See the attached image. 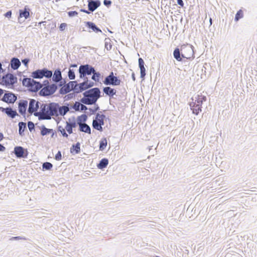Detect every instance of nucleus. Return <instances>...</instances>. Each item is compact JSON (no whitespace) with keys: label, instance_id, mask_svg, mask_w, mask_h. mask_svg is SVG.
Wrapping results in <instances>:
<instances>
[{"label":"nucleus","instance_id":"nucleus-1","mask_svg":"<svg viewBox=\"0 0 257 257\" xmlns=\"http://www.w3.org/2000/svg\"><path fill=\"white\" fill-rule=\"evenodd\" d=\"M83 97L80 99L81 103L91 105L96 103L98 99L102 97L101 91L98 87H94L85 91L83 93Z\"/></svg>","mask_w":257,"mask_h":257},{"label":"nucleus","instance_id":"nucleus-2","mask_svg":"<svg viewBox=\"0 0 257 257\" xmlns=\"http://www.w3.org/2000/svg\"><path fill=\"white\" fill-rule=\"evenodd\" d=\"M20 80L22 81L23 86L27 87L32 92H37L42 88V85L40 82L28 78L26 75H23V78H21Z\"/></svg>","mask_w":257,"mask_h":257},{"label":"nucleus","instance_id":"nucleus-3","mask_svg":"<svg viewBox=\"0 0 257 257\" xmlns=\"http://www.w3.org/2000/svg\"><path fill=\"white\" fill-rule=\"evenodd\" d=\"M49 104L42 103L39 112H36V115L39 120L51 119L50 109Z\"/></svg>","mask_w":257,"mask_h":257},{"label":"nucleus","instance_id":"nucleus-4","mask_svg":"<svg viewBox=\"0 0 257 257\" xmlns=\"http://www.w3.org/2000/svg\"><path fill=\"white\" fill-rule=\"evenodd\" d=\"M106 119L105 115L97 113L93 119L92 123V128L100 132H102L103 131L102 126L104 125V120Z\"/></svg>","mask_w":257,"mask_h":257},{"label":"nucleus","instance_id":"nucleus-5","mask_svg":"<svg viewBox=\"0 0 257 257\" xmlns=\"http://www.w3.org/2000/svg\"><path fill=\"white\" fill-rule=\"evenodd\" d=\"M95 72V68L88 64H81L78 69L80 78H88L86 76L90 75Z\"/></svg>","mask_w":257,"mask_h":257},{"label":"nucleus","instance_id":"nucleus-6","mask_svg":"<svg viewBox=\"0 0 257 257\" xmlns=\"http://www.w3.org/2000/svg\"><path fill=\"white\" fill-rule=\"evenodd\" d=\"M181 51L184 54L185 60L191 61L195 58L194 56V48L189 44H183L180 47Z\"/></svg>","mask_w":257,"mask_h":257},{"label":"nucleus","instance_id":"nucleus-7","mask_svg":"<svg viewBox=\"0 0 257 257\" xmlns=\"http://www.w3.org/2000/svg\"><path fill=\"white\" fill-rule=\"evenodd\" d=\"M121 80L119 77L115 76L112 71H111L108 75L106 76L103 81V83L107 85H111L112 86H118L120 84Z\"/></svg>","mask_w":257,"mask_h":257},{"label":"nucleus","instance_id":"nucleus-8","mask_svg":"<svg viewBox=\"0 0 257 257\" xmlns=\"http://www.w3.org/2000/svg\"><path fill=\"white\" fill-rule=\"evenodd\" d=\"M57 90V84L52 83L48 86L43 87L39 91L41 96L47 97L52 95Z\"/></svg>","mask_w":257,"mask_h":257},{"label":"nucleus","instance_id":"nucleus-9","mask_svg":"<svg viewBox=\"0 0 257 257\" xmlns=\"http://www.w3.org/2000/svg\"><path fill=\"white\" fill-rule=\"evenodd\" d=\"M41 103L34 99H30L28 108L29 113L30 114H33L35 116H37L36 112H39L38 109H40Z\"/></svg>","mask_w":257,"mask_h":257},{"label":"nucleus","instance_id":"nucleus-10","mask_svg":"<svg viewBox=\"0 0 257 257\" xmlns=\"http://www.w3.org/2000/svg\"><path fill=\"white\" fill-rule=\"evenodd\" d=\"M4 95L1 100L8 104H14L17 100V94L13 93L12 92L5 90Z\"/></svg>","mask_w":257,"mask_h":257},{"label":"nucleus","instance_id":"nucleus-11","mask_svg":"<svg viewBox=\"0 0 257 257\" xmlns=\"http://www.w3.org/2000/svg\"><path fill=\"white\" fill-rule=\"evenodd\" d=\"M30 13L32 14L31 9L28 6H26L23 9H20L18 16L19 23L22 24L24 22L25 20L30 17Z\"/></svg>","mask_w":257,"mask_h":257},{"label":"nucleus","instance_id":"nucleus-12","mask_svg":"<svg viewBox=\"0 0 257 257\" xmlns=\"http://www.w3.org/2000/svg\"><path fill=\"white\" fill-rule=\"evenodd\" d=\"M49 104V109H50L51 119L52 116L58 117L62 116L61 106L58 103L50 102Z\"/></svg>","mask_w":257,"mask_h":257},{"label":"nucleus","instance_id":"nucleus-13","mask_svg":"<svg viewBox=\"0 0 257 257\" xmlns=\"http://www.w3.org/2000/svg\"><path fill=\"white\" fill-rule=\"evenodd\" d=\"M14 154L17 158H27L29 152L27 149H25L22 146H16L14 147Z\"/></svg>","mask_w":257,"mask_h":257},{"label":"nucleus","instance_id":"nucleus-14","mask_svg":"<svg viewBox=\"0 0 257 257\" xmlns=\"http://www.w3.org/2000/svg\"><path fill=\"white\" fill-rule=\"evenodd\" d=\"M3 80L6 85H14L18 82L16 75L11 73H7L3 77Z\"/></svg>","mask_w":257,"mask_h":257},{"label":"nucleus","instance_id":"nucleus-15","mask_svg":"<svg viewBox=\"0 0 257 257\" xmlns=\"http://www.w3.org/2000/svg\"><path fill=\"white\" fill-rule=\"evenodd\" d=\"M28 102L27 100L20 99L18 102L19 112L24 117L26 116Z\"/></svg>","mask_w":257,"mask_h":257},{"label":"nucleus","instance_id":"nucleus-16","mask_svg":"<svg viewBox=\"0 0 257 257\" xmlns=\"http://www.w3.org/2000/svg\"><path fill=\"white\" fill-rule=\"evenodd\" d=\"M0 111L6 113L9 117L12 119L14 118L16 116L19 115L16 110L13 109L10 106L6 108L0 107Z\"/></svg>","mask_w":257,"mask_h":257},{"label":"nucleus","instance_id":"nucleus-17","mask_svg":"<svg viewBox=\"0 0 257 257\" xmlns=\"http://www.w3.org/2000/svg\"><path fill=\"white\" fill-rule=\"evenodd\" d=\"M173 55L174 58L178 62L185 61L184 54L181 51V48L179 47H176L173 51Z\"/></svg>","mask_w":257,"mask_h":257},{"label":"nucleus","instance_id":"nucleus-18","mask_svg":"<svg viewBox=\"0 0 257 257\" xmlns=\"http://www.w3.org/2000/svg\"><path fill=\"white\" fill-rule=\"evenodd\" d=\"M85 26L88 29H90L92 32L95 33H101L103 35L106 36L104 33H103L101 29L97 26L93 22L90 21L85 22Z\"/></svg>","mask_w":257,"mask_h":257},{"label":"nucleus","instance_id":"nucleus-19","mask_svg":"<svg viewBox=\"0 0 257 257\" xmlns=\"http://www.w3.org/2000/svg\"><path fill=\"white\" fill-rule=\"evenodd\" d=\"M101 5V2L99 0H88V8L89 11L93 12L96 10Z\"/></svg>","mask_w":257,"mask_h":257},{"label":"nucleus","instance_id":"nucleus-20","mask_svg":"<svg viewBox=\"0 0 257 257\" xmlns=\"http://www.w3.org/2000/svg\"><path fill=\"white\" fill-rule=\"evenodd\" d=\"M52 79L54 83L55 84H58V82L62 79V73L60 68H57L54 71Z\"/></svg>","mask_w":257,"mask_h":257},{"label":"nucleus","instance_id":"nucleus-21","mask_svg":"<svg viewBox=\"0 0 257 257\" xmlns=\"http://www.w3.org/2000/svg\"><path fill=\"white\" fill-rule=\"evenodd\" d=\"M57 89L60 87L59 90V93L61 95H65L70 92V86L67 83L65 85H63V84L58 83L57 84Z\"/></svg>","mask_w":257,"mask_h":257},{"label":"nucleus","instance_id":"nucleus-22","mask_svg":"<svg viewBox=\"0 0 257 257\" xmlns=\"http://www.w3.org/2000/svg\"><path fill=\"white\" fill-rule=\"evenodd\" d=\"M189 105L192 111V113L196 115H198L200 112L202 111V108L199 106L195 101H192L190 102Z\"/></svg>","mask_w":257,"mask_h":257},{"label":"nucleus","instance_id":"nucleus-23","mask_svg":"<svg viewBox=\"0 0 257 257\" xmlns=\"http://www.w3.org/2000/svg\"><path fill=\"white\" fill-rule=\"evenodd\" d=\"M191 99L192 101L194 100V101L196 102L197 104L202 108V104L203 102L206 101L207 98L206 96L198 94L194 98L192 97Z\"/></svg>","mask_w":257,"mask_h":257},{"label":"nucleus","instance_id":"nucleus-24","mask_svg":"<svg viewBox=\"0 0 257 257\" xmlns=\"http://www.w3.org/2000/svg\"><path fill=\"white\" fill-rule=\"evenodd\" d=\"M103 92L106 95L108 96L110 98H112L116 94V90L110 86H106L103 88Z\"/></svg>","mask_w":257,"mask_h":257},{"label":"nucleus","instance_id":"nucleus-25","mask_svg":"<svg viewBox=\"0 0 257 257\" xmlns=\"http://www.w3.org/2000/svg\"><path fill=\"white\" fill-rule=\"evenodd\" d=\"M21 62L17 57H13L11 59L10 65L11 68L14 70H17L21 66Z\"/></svg>","mask_w":257,"mask_h":257},{"label":"nucleus","instance_id":"nucleus-26","mask_svg":"<svg viewBox=\"0 0 257 257\" xmlns=\"http://www.w3.org/2000/svg\"><path fill=\"white\" fill-rule=\"evenodd\" d=\"M70 153L72 155L78 154L81 152L80 143L77 142L72 145L70 149Z\"/></svg>","mask_w":257,"mask_h":257},{"label":"nucleus","instance_id":"nucleus-27","mask_svg":"<svg viewBox=\"0 0 257 257\" xmlns=\"http://www.w3.org/2000/svg\"><path fill=\"white\" fill-rule=\"evenodd\" d=\"M31 77L33 79H42L44 77L42 69H38L31 73Z\"/></svg>","mask_w":257,"mask_h":257},{"label":"nucleus","instance_id":"nucleus-28","mask_svg":"<svg viewBox=\"0 0 257 257\" xmlns=\"http://www.w3.org/2000/svg\"><path fill=\"white\" fill-rule=\"evenodd\" d=\"M39 127L41 131L40 134L42 136H45L48 135H49L53 131L52 128H47L44 124H42V125L39 126Z\"/></svg>","mask_w":257,"mask_h":257},{"label":"nucleus","instance_id":"nucleus-29","mask_svg":"<svg viewBox=\"0 0 257 257\" xmlns=\"http://www.w3.org/2000/svg\"><path fill=\"white\" fill-rule=\"evenodd\" d=\"M61 109L62 110V116H64L67 113L72 109V105L69 103H64L62 106H61Z\"/></svg>","mask_w":257,"mask_h":257},{"label":"nucleus","instance_id":"nucleus-30","mask_svg":"<svg viewBox=\"0 0 257 257\" xmlns=\"http://www.w3.org/2000/svg\"><path fill=\"white\" fill-rule=\"evenodd\" d=\"M19 134L21 137L25 135V131L27 130V124L26 122L20 121L18 123Z\"/></svg>","mask_w":257,"mask_h":257},{"label":"nucleus","instance_id":"nucleus-31","mask_svg":"<svg viewBox=\"0 0 257 257\" xmlns=\"http://www.w3.org/2000/svg\"><path fill=\"white\" fill-rule=\"evenodd\" d=\"M78 130L80 132L87 133L88 134H91V128H90V126L88 124H87L86 123L82 124H80L79 125Z\"/></svg>","mask_w":257,"mask_h":257},{"label":"nucleus","instance_id":"nucleus-32","mask_svg":"<svg viewBox=\"0 0 257 257\" xmlns=\"http://www.w3.org/2000/svg\"><path fill=\"white\" fill-rule=\"evenodd\" d=\"M108 164V160L107 158H104L100 160L99 163L97 164V167L100 170L106 168Z\"/></svg>","mask_w":257,"mask_h":257},{"label":"nucleus","instance_id":"nucleus-33","mask_svg":"<svg viewBox=\"0 0 257 257\" xmlns=\"http://www.w3.org/2000/svg\"><path fill=\"white\" fill-rule=\"evenodd\" d=\"M88 116L86 114H82L77 117L76 121L78 125L86 123Z\"/></svg>","mask_w":257,"mask_h":257},{"label":"nucleus","instance_id":"nucleus-34","mask_svg":"<svg viewBox=\"0 0 257 257\" xmlns=\"http://www.w3.org/2000/svg\"><path fill=\"white\" fill-rule=\"evenodd\" d=\"M107 142L106 138H102L99 141V149L100 151H103L107 146Z\"/></svg>","mask_w":257,"mask_h":257},{"label":"nucleus","instance_id":"nucleus-35","mask_svg":"<svg viewBox=\"0 0 257 257\" xmlns=\"http://www.w3.org/2000/svg\"><path fill=\"white\" fill-rule=\"evenodd\" d=\"M70 86V92L73 91L74 93L76 94L78 82L77 81H71L68 82Z\"/></svg>","mask_w":257,"mask_h":257},{"label":"nucleus","instance_id":"nucleus-36","mask_svg":"<svg viewBox=\"0 0 257 257\" xmlns=\"http://www.w3.org/2000/svg\"><path fill=\"white\" fill-rule=\"evenodd\" d=\"M43 74L44 75V77H45L47 79L51 78L52 76V71L48 69L47 68H42Z\"/></svg>","mask_w":257,"mask_h":257},{"label":"nucleus","instance_id":"nucleus-37","mask_svg":"<svg viewBox=\"0 0 257 257\" xmlns=\"http://www.w3.org/2000/svg\"><path fill=\"white\" fill-rule=\"evenodd\" d=\"M92 74L91 79L95 82H99L101 77V73L95 70V72H94Z\"/></svg>","mask_w":257,"mask_h":257},{"label":"nucleus","instance_id":"nucleus-38","mask_svg":"<svg viewBox=\"0 0 257 257\" xmlns=\"http://www.w3.org/2000/svg\"><path fill=\"white\" fill-rule=\"evenodd\" d=\"M53 164L50 162H46L42 164V170L43 171L47 170L49 171L53 168Z\"/></svg>","mask_w":257,"mask_h":257},{"label":"nucleus","instance_id":"nucleus-39","mask_svg":"<svg viewBox=\"0 0 257 257\" xmlns=\"http://www.w3.org/2000/svg\"><path fill=\"white\" fill-rule=\"evenodd\" d=\"M66 122H67L68 125H69L72 128H75L77 124H78L74 116L72 117V121H71V118H70L68 119V121H66Z\"/></svg>","mask_w":257,"mask_h":257},{"label":"nucleus","instance_id":"nucleus-40","mask_svg":"<svg viewBox=\"0 0 257 257\" xmlns=\"http://www.w3.org/2000/svg\"><path fill=\"white\" fill-rule=\"evenodd\" d=\"M57 131L58 132H60L62 136L64 137L67 138L68 137V135L65 131V129L61 125H58L57 127Z\"/></svg>","mask_w":257,"mask_h":257},{"label":"nucleus","instance_id":"nucleus-41","mask_svg":"<svg viewBox=\"0 0 257 257\" xmlns=\"http://www.w3.org/2000/svg\"><path fill=\"white\" fill-rule=\"evenodd\" d=\"M94 105V107L93 108H89V110L91 112L92 114H96V112L100 109V107L98 104L96 103L95 104H93Z\"/></svg>","mask_w":257,"mask_h":257},{"label":"nucleus","instance_id":"nucleus-42","mask_svg":"<svg viewBox=\"0 0 257 257\" xmlns=\"http://www.w3.org/2000/svg\"><path fill=\"white\" fill-rule=\"evenodd\" d=\"M243 13L241 10H239L237 12L235 15L234 21L236 22L238 21L240 19L243 18Z\"/></svg>","mask_w":257,"mask_h":257},{"label":"nucleus","instance_id":"nucleus-43","mask_svg":"<svg viewBox=\"0 0 257 257\" xmlns=\"http://www.w3.org/2000/svg\"><path fill=\"white\" fill-rule=\"evenodd\" d=\"M83 79V81L82 82L79 83V85H81V87H82V89L84 91L87 90L88 86L87 82H88V78H82Z\"/></svg>","mask_w":257,"mask_h":257},{"label":"nucleus","instance_id":"nucleus-44","mask_svg":"<svg viewBox=\"0 0 257 257\" xmlns=\"http://www.w3.org/2000/svg\"><path fill=\"white\" fill-rule=\"evenodd\" d=\"M68 76L69 79L70 80H74L75 78V74L74 70L73 69H71L70 68L69 69V71L68 72Z\"/></svg>","mask_w":257,"mask_h":257},{"label":"nucleus","instance_id":"nucleus-45","mask_svg":"<svg viewBox=\"0 0 257 257\" xmlns=\"http://www.w3.org/2000/svg\"><path fill=\"white\" fill-rule=\"evenodd\" d=\"M27 124L29 130L30 132H32V131H35V124L33 122H32V121H28Z\"/></svg>","mask_w":257,"mask_h":257},{"label":"nucleus","instance_id":"nucleus-46","mask_svg":"<svg viewBox=\"0 0 257 257\" xmlns=\"http://www.w3.org/2000/svg\"><path fill=\"white\" fill-rule=\"evenodd\" d=\"M80 103H81L80 101H75L74 103V105H72V109L75 110L76 111H80Z\"/></svg>","mask_w":257,"mask_h":257},{"label":"nucleus","instance_id":"nucleus-47","mask_svg":"<svg viewBox=\"0 0 257 257\" xmlns=\"http://www.w3.org/2000/svg\"><path fill=\"white\" fill-rule=\"evenodd\" d=\"M76 94L75 93H74V92H72V93H68L66 94H65V100H69L71 99H72L73 98L75 97V96H76Z\"/></svg>","mask_w":257,"mask_h":257},{"label":"nucleus","instance_id":"nucleus-48","mask_svg":"<svg viewBox=\"0 0 257 257\" xmlns=\"http://www.w3.org/2000/svg\"><path fill=\"white\" fill-rule=\"evenodd\" d=\"M108 40L110 41V39L108 38H105L104 40L105 48L107 50H110L112 48V45L110 43H109V44L108 45Z\"/></svg>","mask_w":257,"mask_h":257},{"label":"nucleus","instance_id":"nucleus-49","mask_svg":"<svg viewBox=\"0 0 257 257\" xmlns=\"http://www.w3.org/2000/svg\"><path fill=\"white\" fill-rule=\"evenodd\" d=\"M139 67L140 69L145 68V62L142 58H139Z\"/></svg>","mask_w":257,"mask_h":257},{"label":"nucleus","instance_id":"nucleus-50","mask_svg":"<svg viewBox=\"0 0 257 257\" xmlns=\"http://www.w3.org/2000/svg\"><path fill=\"white\" fill-rule=\"evenodd\" d=\"M146 70L145 67L144 68L140 69V77L142 79H144L146 75Z\"/></svg>","mask_w":257,"mask_h":257},{"label":"nucleus","instance_id":"nucleus-51","mask_svg":"<svg viewBox=\"0 0 257 257\" xmlns=\"http://www.w3.org/2000/svg\"><path fill=\"white\" fill-rule=\"evenodd\" d=\"M65 129L66 130L67 133L69 134H71L73 133V128L69 126V125H68L67 122H66V126L65 127Z\"/></svg>","mask_w":257,"mask_h":257},{"label":"nucleus","instance_id":"nucleus-52","mask_svg":"<svg viewBox=\"0 0 257 257\" xmlns=\"http://www.w3.org/2000/svg\"><path fill=\"white\" fill-rule=\"evenodd\" d=\"M20 239L26 240L27 239L25 237L20 236H14V237H11L10 239V240H18Z\"/></svg>","mask_w":257,"mask_h":257},{"label":"nucleus","instance_id":"nucleus-53","mask_svg":"<svg viewBox=\"0 0 257 257\" xmlns=\"http://www.w3.org/2000/svg\"><path fill=\"white\" fill-rule=\"evenodd\" d=\"M68 16L69 17H73L78 15V13L77 11H69L67 13Z\"/></svg>","mask_w":257,"mask_h":257},{"label":"nucleus","instance_id":"nucleus-54","mask_svg":"<svg viewBox=\"0 0 257 257\" xmlns=\"http://www.w3.org/2000/svg\"><path fill=\"white\" fill-rule=\"evenodd\" d=\"M62 159L61 152L59 151L55 156V159L57 161H60Z\"/></svg>","mask_w":257,"mask_h":257},{"label":"nucleus","instance_id":"nucleus-55","mask_svg":"<svg viewBox=\"0 0 257 257\" xmlns=\"http://www.w3.org/2000/svg\"><path fill=\"white\" fill-rule=\"evenodd\" d=\"M30 61V59L28 58H24V59H22V62L23 64L25 65V67H28L29 63Z\"/></svg>","mask_w":257,"mask_h":257},{"label":"nucleus","instance_id":"nucleus-56","mask_svg":"<svg viewBox=\"0 0 257 257\" xmlns=\"http://www.w3.org/2000/svg\"><path fill=\"white\" fill-rule=\"evenodd\" d=\"M67 24L66 23H61L59 27V30L61 31H63L65 29V28L67 27Z\"/></svg>","mask_w":257,"mask_h":257},{"label":"nucleus","instance_id":"nucleus-57","mask_svg":"<svg viewBox=\"0 0 257 257\" xmlns=\"http://www.w3.org/2000/svg\"><path fill=\"white\" fill-rule=\"evenodd\" d=\"M87 83L88 89H89L90 88H92L91 87H92L93 86H94L95 85V83L94 82L89 80L88 79V82H87Z\"/></svg>","mask_w":257,"mask_h":257},{"label":"nucleus","instance_id":"nucleus-58","mask_svg":"<svg viewBox=\"0 0 257 257\" xmlns=\"http://www.w3.org/2000/svg\"><path fill=\"white\" fill-rule=\"evenodd\" d=\"M112 4V2L110 0H104L103 4L107 8H109Z\"/></svg>","mask_w":257,"mask_h":257},{"label":"nucleus","instance_id":"nucleus-59","mask_svg":"<svg viewBox=\"0 0 257 257\" xmlns=\"http://www.w3.org/2000/svg\"><path fill=\"white\" fill-rule=\"evenodd\" d=\"M87 109H89V108L86 106L85 104L82 103L80 104V111H85Z\"/></svg>","mask_w":257,"mask_h":257},{"label":"nucleus","instance_id":"nucleus-60","mask_svg":"<svg viewBox=\"0 0 257 257\" xmlns=\"http://www.w3.org/2000/svg\"><path fill=\"white\" fill-rule=\"evenodd\" d=\"M84 90H83L82 87H81V85H79V83H78L76 94L82 92Z\"/></svg>","mask_w":257,"mask_h":257},{"label":"nucleus","instance_id":"nucleus-61","mask_svg":"<svg viewBox=\"0 0 257 257\" xmlns=\"http://www.w3.org/2000/svg\"><path fill=\"white\" fill-rule=\"evenodd\" d=\"M12 11H11V10H10V11H8V12H7L4 14V16H5L6 18H11V17H12Z\"/></svg>","mask_w":257,"mask_h":257},{"label":"nucleus","instance_id":"nucleus-62","mask_svg":"<svg viewBox=\"0 0 257 257\" xmlns=\"http://www.w3.org/2000/svg\"><path fill=\"white\" fill-rule=\"evenodd\" d=\"M43 84L44 85V87H47V86H49L50 85H51V84H50L49 83V80H45L43 82Z\"/></svg>","mask_w":257,"mask_h":257},{"label":"nucleus","instance_id":"nucleus-63","mask_svg":"<svg viewBox=\"0 0 257 257\" xmlns=\"http://www.w3.org/2000/svg\"><path fill=\"white\" fill-rule=\"evenodd\" d=\"M177 4L179 5L181 7H184V4L183 0H177Z\"/></svg>","mask_w":257,"mask_h":257},{"label":"nucleus","instance_id":"nucleus-64","mask_svg":"<svg viewBox=\"0 0 257 257\" xmlns=\"http://www.w3.org/2000/svg\"><path fill=\"white\" fill-rule=\"evenodd\" d=\"M80 12L85 13H86L87 14H91V13H92L91 11H89V9L88 10H85L84 9H81L80 10Z\"/></svg>","mask_w":257,"mask_h":257}]
</instances>
